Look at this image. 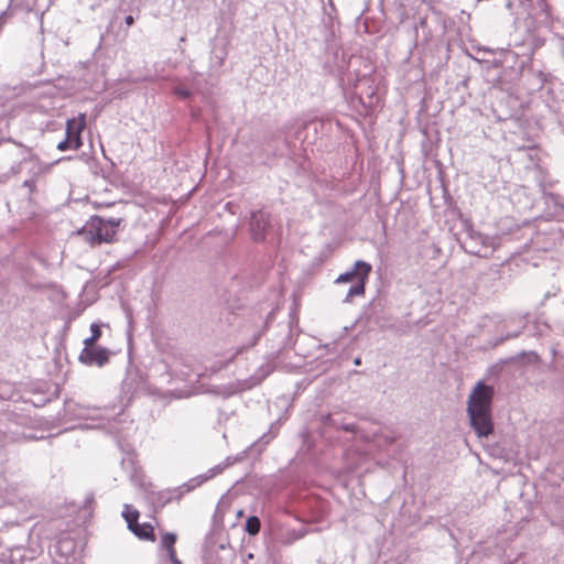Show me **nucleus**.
Returning a JSON list of instances; mask_svg holds the SVG:
<instances>
[{"instance_id":"obj_1","label":"nucleus","mask_w":564,"mask_h":564,"mask_svg":"<svg viewBox=\"0 0 564 564\" xmlns=\"http://www.w3.org/2000/svg\"><path fill=\"white\" fill-rule=\"evenodd\" d=\"M492 398V387L478 382L468 399L467 412L470 424L480 437L488 436L494 431L491 420Z\"/></svg>"},{"instance_id":"obj_2","label":"nucleus","mask_w":564,"mask_h":564,"mask_svg":"<svg viewBox=\"0 0 564 564\" xmlns=\"http://www.w3.org/2000/svg\"><path fill=\"white\" fill-rule=\"evenodd\" d=\"M87 127L86 113H79L76 117L69 118L65 124L66 137L57 144V150H79L83 147L82 133Z\"/></svg>"},{"instance_id":"obj_3","label":"nucleus","mask_w":564,"mask_h":564,"mask_svg":"<svg viewBox=\"0 0 564 564\" xmlns=\"http://www.w3.org/2000/svg\"><path fill=\"white\" fill-rule=\"evenodd\" d=\"M122 221V218L111 217L105 219L100 216H93L89 219L91 228H94L93 232H96L97 239L102 243H113L117 241V231Z\"/></svg>"},{"instance_id":"obj_4","label":"nucleus","mask_w":564,"mask_h":564,"mask_svg":"<svg viewBox=\"0 0 564 564\" xmlns=\"http://www.w3.org/2000/svg\"><path fill=\"white\" fill-rule=\"evenodd\" d=\"M79 360L87 366L97 365L102 367L109 360V350L100 346L83 348Z\"/></svg>"},{"instance_id":"obj_5","label":"nucleus","mask_w":564,"mask_h":564,"mask_svg":"<svg viewBox=\"0 0 564 564\" xmlns=\"http://www.w3.org/2000/svg\"><path fill=\"white\" fill-rule=\"evenodd\" d=\"M371 270L372 268L369 263L361 260L356 261L354 270L340 274L337 278L336 283H347L352 281L354 279H358V281L367 280L369 274L371 273Z\"/></svg>"},{"instance_id":"obj_6","label":"nucleus","mask_w":564,"mask_h":564,"mask_svg":"<svg viewBox=\"0 0 564 564\" xmlns=\"http://www.w3.org/2000/svg\"><path fill=\"white\" fill-rule=\"evenodd\" d=\"M269 226V216L263 212H256L251 216L250 220V230L252 234V238L256 241H261L264 239L265 230Z\"/></svg>"},{"instance_id":"obj_7","label":"nucleus","mask_w":564,"mask_h":564,"mask_svg":"<svg viewBox=\"0 0 564 564\" xmlns=\"http://www.w3.org/2000/svg\"><path fill=\"white\" fill-rule=\"evenodd\" d=\"M132 533L139 538L140 540L155 542V529L152 523H139L134 529H132Z\"/></svg>"},{"instance_id":"obj_8","label":"nucleus","mask_w":564,"mask_h":564,"mask_svg":"<svg viewBox=\"0 0 564 564\" xmlns=\"http://www.w3.org/2000/svg\"><path fill=\"white\" fill-rule=\"evenodd\" d=\"M94 228H91V224L88 221L86 226L78 231V235L84 237V240L90 246V247H97L102 245L101 241L97 239L96 232H93Z\"/></svg>"},{"instance_id":"obj_9","label":"nucleus","mask_w":564,"mask_h":564,"mask_svg":"<svg viewBox=\"0 0 564 564\" xmlns=\"http://www.w3.org/2000/svg\"><path fill=\"white\" fill-rule=\"evenodd\" d=\"M124 520L127 521L128 529L132 532L137 525H139V511L129 506H126V509L122 513Z\"/></svg>"},{"instance_id":"obj_10","label":"nucleus","mask_w":564,"mask_h":564,"mask_svg":"<svg viewBox=\"0 0 564 564\" xmlns=\"http://www.w3.org/2000/svg\"><path fill=\"white\" fill-rule=\"evenodd\" d=\"M260 528H261V523H260V520L258 517L256 516H251L247 519L246 521V531L250 534V535H256L259 533L260 531Z\"/></svg>"},{"instance_id":"obj_11","label":"nucleus","mask_w":564,"mask_h":564,"mask_svg":"<svg viewBox=\"0 0 564 564\" xmlns=\"http://www.w3.org/2000/svg\"><path fill=\"white\" fill-rule=\"evenodd\" d=\"M177 536L175 533L166 532L161 536V545L164 550L172 549L175 545Z\"/></svg>"},{"instance_id":"obj_12","label":"nucleus","mask_w":564,"mask_h":564,"mask_svg":"<svg viewBox=\"0 0 564 564\" xmlns=\"http://www.w3.org/2000/svg\"><path fill=\"white\" fill-rule=\"evenodd\" d=\"M367 280H359L357 285H354L349 289L347 296L354 297L357 295H362L365 293V285Z\"/></svg>"},{"instance_id":"obj_13","label":"nucleus","mask_w":564,"mask_h":564,"mask_svg":"<svg viewBox=\"0 0 564 564\" xmlns=\"http://www.w3.org/2000/svg\"><path fill=\"white\" fill-rule=\"evenodd\" d=\"M90 332H91V335L95 339L99 340L100 337H101V328H100V325L97 324V323H93L90 325Z\"/></svg>"},{"instance_id":"obj_14","label":"nucleus","mask_w":564,"mask_h":564,"mask_svg":"<svg viewBox=\"0 0 564 564\" xmlns=\"http://www.w3.org/2000/svg\"><path fill=\"white\" fill-rule=\"evenodd\" d=\"M97 341L93 336H89L84 340V348L96 347Z\"/></svg>"},{"instance_id":"obj_15","label":"nucleus","mask_w":564,"mask_h":564,"mask_svg":"<svg viewBox=\"0 0 564 564\" xmlns=\"http://www.w3.org/2000/svg\"><path fill=\"white\" fill-rule=\"evenodd\" d=\"M175 95H177L178 97L185 99L187 97H189V91L185 88H176L175 89Z\"/></svg>"},{"instance_id":"obj_16","label":"nucleus","mask_w":564,"mask_h":564,"mask_svg":"<svg viewBox=\"0 0 564 564\" xmlns=\"http://www.w3.org/2000/svg\"><path fill=\"white\" fill-rule=\"evenodd\" d=\"M167 552L169 558L174 557L176 555L175 545L172 549L165 550Z\"/></svg>"},{"instance_id":"obj_17","label":"nucleus","mask_w":564,"mask_h":564,"mask_svg":"<svg viewBox=\"0 0 564 564\" xmlns=\"http://www.w3.org/2000/svg\"><path fill=\"white\" fill-rule=\"evenodd\" d=\"M133 23H134V19H133V17H132V15H127V17H126V24H127L128 26H131Z\"/></svg>"},{"instance_id":"obj_18","label":"nucleus","mask_w":564,"mask_h":564,"mask_svg":"<svg viewBox=\"0 0 564 564\" xmlns=\"http://www.w3.org/2000/svg\"><path fill=\"white\" fill-rule=\"evenodd\" d=\"M170 561L172 564H182V562L178 560L177 555H175L174 557H171Z\"/></svg>"},{"instance_id":"obj_19","label":"nucleus","mask_w":564,"mask_h":564,"mask_svg":"<svg viewBox=\"0 0 564 564\" xmlns=\"http://www.w3.org/2000/svg\"><path fill=\"white\" fill-rule=\"evenodd\" d=\"M355 364H356V365H359V364H360V360H359V359H356Z\"/></svg>"}]
</instances>
